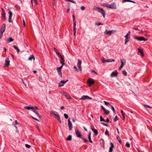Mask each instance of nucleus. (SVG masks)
Masks as SVG:
<instances>
[{
  "mask_svg": "<svg viewBox=\"0 0 152 152\" xmlns=\"http://www.w3.org/2000/svg\"><path fill=\"white\" fill-rule=\"evenodd\" d=\"M103 5L107 8L111 9H114L115 7V5L114 4H110L104 3L103 4Z\"/></svg>",
  "mask_w": 152,
  "mask_h": 152,
  "instance_id": "obj_4",
  "label": "nucleus"
},
{
  "mask_svg": "<svg viewBox=\"0 0 152 152\" xmlns=\"http://www.w3.org/2000/svg\"><path fill=\"white\" fill-rule=\"evenodd\" d=\"M12 47H13L15 49L17 50L18 53L20 51V50L18 48V47L16 46L15 45L12 46Z\"/></svg>",
  "mask_w": 152,
  "mask_h": 152,
  "instance_id": "obj_24",
  "label": "nucleus"
},
{
  "mask_svg": "<svg viewBox=\"0 0 152 152\" xmlns=\"http://www.w3.org/2000/svg\"><path fill=\"white\" fill-rule=\"evenodd\" d=\"M118 119V118L117 117V115H116L115 118L113 119V121L114 122H116Z\"/></svg>",
  "mask_w": 152,
  "mask_h": 152,
  "instance_id": "obj_37",
  "label": "nucleus"
},
{
  "mask_svg": "<svg viewBox=\"0 0 152 152\" xmlns=\"http://www.w3.org/2000/svg\"><path fill=\"white\" fill-rule=\"evenodd\" d=\"M104 104L107 106L110 105V106L111 105L108 102H107L105 101H104Z\"/></svg>",
  "mask_w": 152,
  "mask_h": 152,
  "instance_id": "obj_32",
  "label": "nucleus"
},
{
  "mask_svg": "<svg viewBox=\"0 0 152 152\" xmlns=\"http://www.w3.org/2000/svg\"><path fill=\"white\" fill-rule=\"evenodd\" d=\"M58 117L57 118H57L58 119V121H59V122L60 123H61V118H60V116H57Z\"/></svg>",
  "mask_w": 152,
  "mask_h": 152,
  "instance_id": "obj_35",
  "label": "nucleus"
},
{
  "mask_svg": "<svg viewBox=\"0 0 152 152\" xmlns=\"http://www.w3.org/2000/svg\"><path fill=\"white\" fill-rule=\"evenodd\" d=\"M60 56H61V58H60L61 59V60H62V61H64V58L62 57V56L61 55H60Z\"/></svg>",
  "mask_w": 152,
  "mask_h": 152,
  "instance_id": "obj_61",
  "label": "nucleus"
},
{
  "mask_svg": "<svg viewBox=\"0 0 152 152\" xmlns=\"http://www.w3.org/2000/svg\"><path fill=\"white\" fill-rule=\"evenodd\" d=\"M68 81V80H67L66 81L62 80L61 81L58 85L59 87H61L63 86L64 84H65L67 81Z\"/></svg>",
  "mask_w": 152,
  "mask_h": 152,
  "instance_id": "obj_11",
  "label": "nucleus"
},
{
  "mask_svg": "<svg viewBox=\"0 0 152 152\" xmlns=\"http://www.w3.org/2000/svg\"><path fill=\"white\" fill-rule=\"evenodd\" d=\"M117 139L118 140L119 142L120 143H122V141L121 140L120 138L119 137H117Z\"/></svg>",
  "mask_w": 152,
  "mask_h": 152,
  "instance_id": "obj_49",
  "label": "nucleus"
},
{
  "mask_svg": "<svg viewBox=\"0 0 152 152\" xmlns=\"http://www.w3.org/2000/svg\"><path fill=\"white\" fill-rule=\"evenodd\" d=\"M14 39L12 38L11 37L8 38L7 39V40L8 42H12L13 41Z\"/></svg>",
  "mask_w": 152,
  "mask_h": 152,
  "instance_id": "obj_28",
  "label": "nucleus"
},
{
  "mask_svg": "<svg viewBox=\"0 0 152 152\" xmlns=\"http://www.w3.org/2000/svg\"><path fill=\"white\" fill-rule=\"evenodd\" d=\"M66 140L69 141L71 140H72V136L71 135L68 136L66 138Z\"/></svg>",
  "mask_w": 152,
  "mask_h": 152,
  "instance_id": "obj_31",
  "label": "nucleus"
},
{
  "mask_svg": "<svg viewBox=\"0 0 152 152\" xmlns=\"http://www.w3.org/2000/svg\"><path fill=\"white\" fill-rule=\"evenodd\" d=\"M126 147L129 148L130 147V144L128 142H126Z\"/></svg>",
  "mask_w": 152,
  "mask_h": 152,
  "instance_id": "obj_43",
  "label": "nucleus"
},
{
  "mask_svg": "<svg viewBox=\"0 0 152 152\" xmlns=\"http://www.w3.org/2000/svg\"><path fill=\"white\" fill-rule=\"evenodd\" d=\"M87 83L89 86L94 84V81L91 78H88L87 81Z\"/></svg>",
  "mask_w": 152,
  "mask_h": 152,
  "instance_id": "obj_6",
  "label": "nucleus"
},
{
  "mask_svg": "<svg viewBox=\"0 0 152 152\" xmlns=\"http://www.w3.org/2000/svg\"><path fill=\"white\" fill-rule=\"evenodd\" d=\"M33 111L37 115V116L39 118H41V117L40 116V115L39 113H38V112L37 110H33Z\"/></svg>",
  "mask_w": 152,
  "mask_h": 152,
  "instance_id": "obj_27",
  "label": "nucleus"
},
{
  "mask_svg": "<svg viewBox=\"0 0 152 152\" xmlns=\"http://www.w3.org/2000/svg\"><path fill=\"white\" fill-rule=\"evenodd\" d=\"M106 62V60H104V59H103L102 61V63H104V62Z\"/></svg>",
  "mask_w": 152,
  "mask_h": 152,
  "instance_id": "obj_59",
  "label": "nucleus"
},
{
  "mask_svg": "<svg viewBox=\"0 0 152 152\" xmlns=\"http://www.w3.org/2000/svg\"><path fill=\"white\" fill-rule=\"evenodd\" d=\"M138 51L140 53V54L142 56H144L143 52L142 49H140L139 48H138Z\"/></svg>",
  "mask_w": 152,
  "mask_h": 152,
  "instance_id": "obj_19",
  "label": "nucleus"
},
{
  "mask_svg": "<svg viewBox=\"0 0 152 152\" xmlns=\"http://www.w3.org/2000/svg\"><path fill=\"white\" fill-rule=\"evenodd\" d=\"M67 1H70L74 4H76V2L73 0H67Z\"/></svg>",
  "mask_w": 152,
  "mask_h": 152,
  "instance_id": "obj_42",
  "label": "nucleus"
},
{
  "mask_svg": "<svg viewBox=\"0 0 152 152\" xmlns=\"http://www.w3.org/2000/svg\"><path fill=\"white\" fill-rule=\"evenodd\" d=\"M144 106L145 107H147L148 108H152V107H151L149 106H148L147 105H146V104H144Z\"/></svg>",
  "mask_w": 152,
  "mask_h": 152,
  "instance_id": "obj_50",
  "label": "nucleus"
},
{
  "mask_svg": "<svg viewBox=\"0 0 152 152\" xmlns=\"http://www.w3.org/2000/svg\"><path fill=\"white\" fill-rule=\"evenodd\" d=\"M73 27H76V21H75V18L73 19Z\"/></svg>",
  "mask_w": 152,
  "mask_h": 152,
  "instance_id": "obj_33",
  "label": "nucleus"
},
{
  "mask_svg": "<svg viewBox=\"0 0 152 152\" xmlns=\"http://www.w3.org/2000/svg\"><path fill=\"white\" fill-rule=\"evenodd\" d=\"M75 134L77 137L80 138H81V137H82L81 134L79 131L77 130H76L75 131Z\"/></svg>",
  "mask_w": 152,
  "mask_h": 152,
  "instance_id": "obj_16",
  "label": "nucleus"
},
{
  "mask_svg": "<svg viewBox=\"0 0 152 152\" xmlns=\"http://www.w3.org/2000/svg\"><path fill=\"white\" fill-rule=\"evenodd\" d=\"M82 139L85 142H88V141L86 139H85L84 137H81Z\"/></svg>",
  "mask_w": 152,
  "mask_h": 152,
  "instance_id": "obj_38",
  "label": "nucleus"
},
{
  "mask_svg": "<svg viewBox=\"0 0 152 152\" xmlns=\"http://www.w3.org/2000/svg\"><path fill=\"white\" fill-rule=\"evenodd\" d=\"M109 121L108 118H107V120H104V121L106 122H107V123H108L109 122Z\"/></svg>",
  "mask_w": 152,
  "mask_h": 152,
  "instance_id": "obj_55",
  "label": "nucleus"
},
{
  "mask_svg": "<svg viewBox=\"0 0 152 152\" xmlns=\"http://www.w3.org/2000/svg\"><path fill=\"white\" fill-rule=\"evenodd\" d=\"M59 76L60 77H62V73L61 71H58V72Z\"/></svg>",
  "mask_w": 152,
  "mask_h": 152,
  "instance_id": "obj_47",
  "label": "nucleus"
},
{
  "mask_svg": "<svg viewBox=\"0 0 152 152\" xmlns=\"http://www.w3.org/2000/svg\"><path fill=\"white\" fill-rule=\"evenodd\" d=\"M91 129L92 131L95 134V135L96 136L98 134L97 130L94 128V126L93 125L91 126Z\"/></svg>",
  "mask_w": 152,
  "mask_h": 152,
  "instance_id": "obj_9",
  "label": "nucleus"
},
{
  "mask_svg": "<svg viewBox=\"0 0 152 152\" xmlns=\"http://www.w3.org/2000/svg\"><path fill=\"white\" fill-rule=\"evenodd\" d=\"M1 9H2V13H5L4 9L3 8H1Z\"/></svg>",
  "mask_w": 152,
  "mask_h": 152,
  "instance_id": "obj_57",
  "label": "nucleus"
},
{
  "mask_svg": "<svg viewBox=\"0 0 152 152\" xmlns=\"http://www.w3.org/2000/svg\"><path fill=\"white\" fill-rule=\"evenodd\" d=\"M2 18L4 19H6V14L5 13H2Z\"/></svg>",
  "mask_w": 152,
  "mask_h": 152,
  "instance_id": "obj_34",
  "label": "nucleus"
},
{
  "mask_svg": "<svg viewBox=\"0 0 152 152\" xmlns=\"http://www.w3.org/2000/svg\"><path fill=\"white\" fill-rule=\"evenodd\" d=\"M104 120L102 117V116H100V121H104Z\"/></svg>",
  "mask_w": 152,
  "mask_h": 152,
  "instance_id": "obj_44",
  "label": "nucleus"
},
{
  "mask_svg": "<svg viewBox=\"0 0 152 152\" xmlns=\"http://www.w3.org/2000/svg\"><path fill=\"white\" fill-rule=\"evenodd\" d=\"M74 68L75 69V71H77V72H78V70L76 66H74Z\"/></svg>",
  "mask_w": 152,
  "mask_h": 152,
  "instance_id": "obj_58",
  "label": "nucleus"
},
{
  "mask_svg": "<svg viewBox=\"0 0 152 152\" xmlns=\"http://www.w3.org/2000/svg\"><path fill=\"white\" fill-rule=\"evenodd\" d=\"M81 9L82 10H84L85 9V7L83 6H81Z\"/></svg>",
  "mask_w": 152,
  "mask_h": 152,
  "instance_id": "obj_54",
  "label": "nucleus"
},
{
  "mask_svg": "<svg viewBox=\"0 0 152 152\" xmlns=\"http://www.w3.org/2000/svg\"><path fill=\"white\" fill-rule=\"evenodd\" d=\"M68 125L69 130H71L72 128V122L70 121V118H69L68 120Z\"/></svg>",
  "mask_w": 152,
  "mask_h": 152,
  "instance_id": "obj_12",
  "label": "nucleus"
},
{
  "mask_svg": "<svg viewBox=\"0 0 152 152\" xmlns=\"http://www.w3.org/2000/svg\"><path fill=\"white\" fill-rule=\"evenodd\" d=\"M60 62L62 64V65L61 66L63 67V66L65 64V63H64V61L63 60H60Z\"/></svg>",
  "mask_w": 152,
  "mask_h": 152,
  "instance_id": "obj_36",
  "label": "nucleus"
},
{
  "mask_svg": "<svg viewBox=\"0 0 152 152\" xmlns=\"http://www.w3.org/2000/svg\"><path fill=\"white\" fill-rule=\"evenodd\" d=\"M76 31V27H73L74 35V36H75Z\"/></svg>",
  "mask_w": 152,
  "mask_h": 152,
  "instance_id": "obj_41",
  "label": "nucleus"
},
{
  "mask_svg": "<svg viewBox=\"0 0 152 152\" xmlns=\"http://www.w3.org/2000/svg\"><path fill=\"white\" fill-rule=\"evenodd\" d=\"M95 24L96 25L99 26V25H102V23H95Z\"/></svg>",
  "mask_w": 152,
  "mask_h": 152,
  "instance_id": "obj_56",
  "label": "nucleus"
},
{
  "mask_svg": "<svg viewBox=\"0 0 152 152\" xmlns=\"http://www.w3.org/2000/svg\"><path fill=\"white\" fill-rule=\"evenodd\" d=\"M115 30H111L108 31L107 30H106L104 31V33L106 35H108L109 36H110L112 34H114L116 32Z\"/></svg>",
  "mask_w": 152,
  "mask_h": 152,
  "instance_id": "obj_2",
  "label": "nucleus"
},
{
  "mask_svg": "<svg viewBox=\"0 0 152 152\" xmlns=\"http://www.w3.org/2000/svg\"><path fill=\"white\" fill-rule=\"evenodd\" d=\"M33 59L34 60H35V58L34 56L33 55H31L28 58L29 60H31Z\"/></svg>",
  "mask_w": 152,
  "mask_h": 152,
  "instance_id": "obj_20",
  "label": "nucleus"
},
{
  "mask_svg": "<svg viewBox=\"0 0 152 152\" xmlns=\"http://www.w3.org/2000/svg\"><path fill=\"white\" fill-rule=\"evenodd\" d=\"M104 112L106 115H108L110 113V112L109 111L107 110L106 109H105L104 110Z\"/></svg>",
  "mask_w": 152,
  "mask_h": 152,
  "instance_id": "obj_25",
  "label": "nucleus"
},
{
  "mask_svg": "<svg viewBox=\"0 0 152 152\" xmlns=\"http://www.w3.org/2000/svg\"><path fill=\"white\" fill-rule=\"evenodd\" d=\"M91 132H90L89 134H88V139H89V141L90 142H91V143H92L93 142V141L91 140Z\"/></svg>",
  "mask_w": 152,
  "mask_h": 152,
  "instance_id": "obj_21",
  "label": "nucleus"
},
{
  "mask_svg": "<svg viewBox=\"0 0 152 152\" xmlns=\"http://www.w3.org/2000/svg\"><path fill=\"white\" fill-rule=\"evenodd\" d=\"M24 108L25 109H26L28 110H29L30 109L31 110H34L35 108V107H28V106H25L24 107Z\"/></svg>",
  "mask_w": 152,
  "mask_h": 152,
  "instance_id": "obj_18",
  "label": "nucleus"
},
{
  "mask_svg": "<svg viewBox=\"0 0 152 152\" xmlns=\"http://www.w3.org/2000/svg\"><path fill=\"white\" fill-rule=\"evenodd\" d=\"M5 27L6 24L5 23H4L0 29V31L2 32V35H3V33L5 31Z\"/></svg>",
  "mask_w": 152,
  "mask_h": 152,
  "instance_id": "obj_13",
  "label": "nucleus"
},
{
  "mask_svg": "<svg viewBox=\"0 0 152 152\" xmlns=\"http://www.w3.org/2000/svg\"><path fill=\"white\" fill-rule=\"evenodd\" d=\"M78 62L77 64V67L78 66L80 67V66H81V64L82 63V61L80 59H78Z\"/></svg>",
  "mask_w": 152,
  "mask_h": 152,
  "instance_id": "obj_26",
  "label": "nucleus"
},
{
  "mask_svg": "<svg viewBox=\"0 0 152 152\" xmlns=\"http://www.w3.org/2000/svg\"><path fill=\"white\" fill-rule=\"evenodd\" d=\"M105 134L106 135H107L108 137H109L110 136V134H109V132H108V131H107V130H106V131L105 132Z\"/></svg>",
  "mask_w": 152,
  "mask_h": 152,
  "instance_id": "obj_39",
  "label": "nucleus"
},
{
  "mask_svg": "<svg viewBox=\"0 0 152 152\" xmlns=\"http://www.w3.org/2000/svg\"><path fill=\"white\" fill-rule=\"evenodd\" d=\"M110 107H111L114 113H115V111L114 107L110 105Z\"/></svg>",
  "mask_w": 152,
  "mask_h": 152,
  "instance_id": "obj_40",
  "label": "nucleus"
},
{
  "mask_svg": "<svg viewBox=\"0 0 152 152\" xmlns=\"http://www.w3.org/2000/svg\"><path fill=\"white\" fill-rule=\"evenodd\" d=\"M23 24L24 26H26L25 22V20H23Z\"/></svg>",
  "mask_w": 152,
  "mask_h": 152,
  "instance_id": "obj_63",
  "label": "nucleus"
},
{
  "mask_svg": "<svg viewBox=\"0 0 152 152\" xmlns=\"http://www.w3.org/2000/svg\"><path fill=\"white\" fill-rule=\"evenodd\" d=\"M62 67H63V66H60L59 67H57V71L58 72L61 71V70Z\"/></svg>",
  "mask_w": 152,
  "mask_h": 152,
  "instance_id": "obj_30",
  "label": "nucleus"
},
{
  "mask_svg": "<svg viewBox=\"0 0 152 152\" xmlns=\"http://www.w3.org/2000/svg\"><path fill=\"white\" fill-rule=\"evenodd\" d=\"M121 65L119 68V69H121L123 67V66L125 64L124 63V62L122 61V60H121Z\"/></svg>",
  "mask_w": 152,
  "mask_h": 152,
  "instance_id": "obj_22",
  "label": "nucleus"
},
{
  "mask_svg": "<svg viewBox=\"0 0 152 152\" xmlns=\"http://www.w3.org/2000/svg\"><path fill=\"white\" fill-rule=\"evenodd\" d=\"M94 10L100 12L103 15L104 18H105V12L102 8L97 7H94L93 8Z\"/></svg>",
  "mask_w": 152,
  "mask_h": 152,
  "instance_id": "obj_1",
  "label": "nucleus"
},
{
  "mask_svg": "<svg viewBox=\"0 0 152 152\" xmlns=\"http://www.w3.org/2000/svg\"><path fill=\"white\" fill-rule=\"evenodd\" d=\"M101 107L103 111L105 109L102 106H101Z\"/></svg>",
  "mask_w": 152,
  "mask_h": 152,
  "instance_id": "obj_64",
  "label": "nucleus"
},
{
  "mask_svg": "<svg viewBox=\"0 0 152 152\" xmlns=\"http://www.w3.org/2000/svg\"><path fill=\"white\" fill-rule=\"evenodd\" d=\"M102 124H103V125L106 126H107V125L104 123H102Z\"/></svg>",
  "mask_w": 152,
  "mask_h": 152,
  "instance_id": "obj_60",
  "label": "nucleus"
},
{
  "mask_svg": "<svg viewBox=\"0 0 152 152\" xmlns=\"http://www.w3.org/2000/svg\"><path fill=\"white\" fill-rule=\"evenodd\" d=\"M125 37L126 39H129V36H128L126 34L125 36Z\"/></svg>",
  "mask_w": 152,
  "mask_h": 152,
  "instance_id": "obj_51",
  "label": "nucleus"
},
{
  "mask_svg": "<svg viewBox=\"0 0 152 152\" xmlns=\"http://www.w3.org/2000/svg\"><path fill=\"white\" fill-rule=\"evenodd\" d=\"M63 95L66 97V99H70L71 98V97L70 96L69 94L66 92H63Z\"/></svg>",
  "mask_w": 152,
  "mask_h": 152,
  "instance_id": "obj_15",
  "label": "nucleus"
},
{
  "mask_svg": "<svg viewBox=\"0 0 152 152\" xmlns=\"http://www.w3.org/2000/svg\"><path fill=\"white\" fill-rule=\"evenodd\" d=\"M9 56L7 57L5 60V63L4 66V67H7L10 65V61L9 59Z\"/></svg>",
  "mask_w": 152,
  "mask_h": 152,
  "instance_id": "obj_3",
  "label": "nucleus"
},
{
  "mask_svg": "<svg viewBox=\"0 0 152 152\" xmlns=\"http://www.w3.org/2000/svg\"><path fill=\"white\" fill-rule=\"evenodd\" d=\"M54 50L56 52V54H58L59 56V55H60V53H59L58 50L56 49L55 48H54Z\"/></svg>",
  "mask_w": 152,
  "mask_h": 152,
  "instance_id": "obj_29",
  "label": "nucleus"
},
{
  "mask_svg": "<svg viewBox=\"0 0 152 152\" xmlns=\"http://www.w3.org/2000/svg\"><path fill=\"white\" fill-rule=\"evenodd\" d=\"M50 113L51 114H53L55 116V117L56 118L58 117V116H59V115L56 111L52 110L50 111Z\"/></svg>",
  "mask_w": 152,
  "mask_h": 152,
  "instance_id": "obj_14",
  "label": "nucleus"
},
{
  "mask_svg": "<svg viewBox=\"0 0 152 152\" xmlns=\"http://www.w3.org/2000/svg\"><path fill=\"white\" fill-rule=\"evenodd\" d=\"M80 99H82V100H84V99H91V100L92 99V98L88 96L83 95V96H82L81 97V98Z\"/></svg>",
  "mask_w": 152,
  "mask_h": 152,
  "instance_id": "obj_10",
  "label": "nucleus"
},
{
  "mask_svg": "<svg viewBox=\"0 0 152 152\" xmlns=\"http://www.w3.org/2000/svg\"><path fill=\"white\" fill-rule=\"evenodd\" d=\"M115 61V60L113 59H109L106 60V62H114Z\"/></svg>",
  "mask_w": 152,
  "mask_h": 152,
  "instance_id": "obj_23",
  "label": "nucleus"
},
{
  "mask_svg": "<svg viewBox=\"0 0 152 152\" xmlns=\"http://www.w3.org/2000/svg\"><path fill=\"white\" fill-rule=\"evenodd\" d=\"M134 39L139 41H145L147 40V39H145L143 37H135Z\"/></svg>",
  "mask_w": 152,
  "mask_h": 152,
  "instance_id": "obj_5",
  "label": "nucleus"
},
{
  "mask_svg": "<svg viewBox=\"0 0 152 152\" xmlns=\"http://www.w3.org/2000/svg\"><path fill=\"white\" fill-rule=\"evenodd\" d=\"M9 13V18L8 21L9 23L12 22V13L10 10L8 9Z\"/></svg>",
  "mask_w": 152,
  "mask_h": 152,
  "instance_id": "obj_8",
  "label": "nucleus"
},
{
  "mask_svg": "<svg viewBox=\"0 0 152 152\" xmlns=\"http://www.w3.org/2000/svg\"><path fill=\"white\" fill-rule=\"evenodd\" d=\"M128 39H126L125 38V45H126V43L129 42V40H128Z\"/></svg>",
  "mask_w": 152,
  "mask_h": 152,
  "instance_id": "obj_53",
  "label": "nucleus"
},
{
  "mask_svg": "<svg viewBox=\"0 0 152 152\" xmlns=\"http://www.w3.org/2000/svg\"><path fill=\"white\" fill-rule=\"evenodd\" d=\"M110 144L111 146L110 147L109 152H112L113 150V148L114 147L113 143L111 142Z\"/></svg>",
  "mask_w": 152,
  "mask_h": 152,
  "instance_id": "obj_17",
  "label": "nucleus"
},
{
  "mask_svg": "<svg viewBox=\"0 0 152 152\" xmlns=\"http://www.w3.org/2000/svg\"><path fill=\"white\" fill-rule=\"evenodd\" d=\"M25 146L28 148H29L31 147V146L30 145L27 144H25Z\"/></svg>",
  "mask_w": 152,
  "mask_h": 152,
  "instance_id": "obj_48",
  "label": "nucleus"
},
{
  "mask_svg": "<svg viewBox=\"0 0 152 152\" xmlns=\"http://www.w3.org/2000/svg\"><path fill=\"white\" fill-rule=\"evenodd\" d=\"M64 118H65L66 119V118H68V115L67 114H66V113H64Z\"/></svg>",
  "mask_w": 152,
  "mask_h": 152,
  "instance_id": "obj_46",
  "label": "nucleus"
},
{
  "mask_svg": "<svg viewBox=\"0 0 152 152\" xmlns=\"http://www.w3.org/2000/svg\"><path fill=\"white\" fill-rule=\"evenodd\" d=\"M121 114L122 116L125 115V113L123 111V110H121Z\"/></svg>",
  "mask_w": 152,
  "mask_h": 152,
  "instance_id": "obj_52",
  "label": "nucleus"
},
{
  "mask_svg": "<svg viewBox=\"0 0 152 152\" xmlns=\"http://www.w3.org/2000/svg\"><path fill=\"white\" fill-rule=\"evenodd\" d=\"M122 73L125 76L127 75V72L125 71H123L122 72Z\"/></svg>",
  "mask_w": 152,
  "mask_h": 152,
  "instance_id": "obj_45",
  "label": "nucleus"
},
{
  "mask_svg": "<svg viewBox=\"0 0 152 152\" xmlns=\"http://www.w3.org/2000/svg\"><path fill=\"white\" fill-rule=\"evenodd\" d=\"M77 67L80 71H82V69H81V66H80V67L78 66Z\"/></svg>",
  "mask_w": 152,
  "mask_h": 152,
  "instance_id": "obj_62",
  "label": "nucleus"
},
{
  "mask_svg": "<svg viewBox=\"0 0 152 152\" xmlns=\"http://www.w3.org/2000/svg\"><path fill=\"white\" fill-rule=\"evenodd\" d=\"M118 72L117 70H115L110 75L111 77H116L118 76Z\"/></svg>",
  "mask_w": 152,
  "mask_h": 152,
  "instance_id": "obj_7",
  "label": "nucleus"
}]
</instances>
